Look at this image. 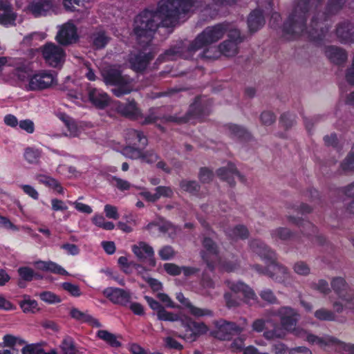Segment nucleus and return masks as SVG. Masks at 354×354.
<instances>
[{"mask_svg":"<svg viewBox=\"0 0 354 354\" xmlns=\"http://www.w3.org/2000/svg\"><path fill=\"white\" fill-rule=\"evenodd\" d=\"M111 185L121 191L128 190L131 187V184L127 180L121 179L116 176H112L110 179Z\"/></svg>","mask_w":354,"mask_h":354,"instance_id":"obj_45","label":"nucleus"},{"mask_svg":"<svg viewBox=\"0 0 354 354\" xmlns=\"http://www.w3.org/2000/svg\"><path fill=\"white\" fill-rule=\"evenodd\" d=\"M116 109L122 115L133 120L142 118V111L133 99L128 100L127 103L115 102Z\"/></svg>","mask_w":354,"mask_h":354,"instance_id":"obj_16","label":"nucleus"},{"mask_svg":"<svg viewBox=\"0 0 354 354\" xmlns=\"http://www.w3.org/2000/svg\"><path fill=\"white\" fill-rule=\"evenodd\" d=\"M179 186L180 189L189 194H196L200 189V185L196 180H182Z\"/></svg>","mask_w":354,"mask_h":354,"instance_id":"obj_37","label":"nucleus"},{"mask_svg":"<svg viewBox=\"0 0 354 354\" xmlns=\"http://www.w3.org/2000/svg\"><path fill=\"white\" fill-rule=\"evenodd\" d=\"M346 0H329L328 10L330 13L338 11L344 5Z\"/></svg>","mask_w":354,"mask_h":354,"instance_id":"obj_60","label":"nucleus"},{"mask_svg":"<svg viewBox=\"0 0 354 354\" xmlns=\"http://www.w3.org/2000/svg\"><path fill=\"white\" fill-rule=\"evenodd\" d=\"M294 270L298 274L306 275L309 273L310 268L305 263L298 262L294 266Z\"/></svg>","mask_w":354,"mask_h":354,"instance_id":"obj_63","label":"nucleus"},{"mask_svg":"<svg viewBox=\"0 0 354 354\" xmlns=\"http://www.w3.org/2000/svg\"><path fill=\"white\" fill-rule=\"evenodd\" d=\"M22 354H41V348L35 344L26 345L21 349Z\"/></svg>","mask_w":354,"mask_h":354,"instance_id":"obj_64","label":"nucleus"},{"mask_svg":"<svg viewBox=\"0 0 354 354\" xmlns=\"http://www.w3.org/2000/svg\"><path fill=\"white\" fill-rule=\"evenodd\" d=\"M278 315L280 317L281 328L274 326L272 330H266L263 335L267 339L283 338L287 333H290L298 337L305 338L311 344H316L324 348H332L339 353L354 354L353 344L345 343L329 335L318 337L296 327L299 315L294 309L283 307L279 310Z\"/></svg>","mask_w":354,"mask_h":354,"instance_id":"obj_2","label":"nucleus"},{"mask_svg":"<svg viewBox=\"0 0 354 354\" xmlns=\"http://www.w3.org/2000/svg\"><path fill=\"white\" fill-rule=\"evenodd\" d=\"M336 35L342 43L354 42V25L348 21L339 23L336 28Z\"/></svg>","mask_w":354,"mask_h":354,"instance_id":"obj_23","label":"nucleus"},{"mask_svg":"<svg viewBox=\"0 0 354 354\" xmlns=\"http://www.w3.org/2000/svg\"><path fill=\"white\" fill-rule=\"evenodd\" d=\"M19 306L25 313H36L39 310L36 300L31 299L28 295H24L23 299L19 302Z\"/></svg>","mask_w":354,"mask_h":354,"instance_id":"obj_35","label":"nucleus"},{"mask_svg":"<svg viewBox=\"0 0 354 354\" xmlns=\"http://www.w3.org/2000/svg\"><path fill=\"white\" fill-rule=\"evenodd\" d=\"M331 286L337 296L333 304V308L337 313L344 310L354 312V292L351 289L345 280L342 277L334 278Z\"/></svg>","mask_w":354,"mask_h":354,"instance_id":"obj_5","label":"nucleus"},{"mask_svg":"<svg viewBox=\"0 0 354 354\" xmlns=\"http://www.w3.org/2000/svg\"><path fill=\"white\" fill-rule=\"evenodd\" d=\"M135 255L140 259L147 260L150 266H156L153 248L145 242H140L132 247Z\"/></svg>","mask_w":354,"mask_h":354,"instance_id":"obj_19","label":"nucleus"},{"mask_svg":"<svg viewBox=\"0 0 354 354\" xmlns=\"http://www.w3.org/2000/svg\"><path fill=\"white\" fill-rule=\"evenodd\" d=\"M122 153L127 158L133 160L140 159L142 151L134 147L127 146L122 149Z\"/></svg>","mask_w":354,"mask_h":354,"instance_id":"obj_41","label":"nucleus"},{"mask_svg":"<svg viewBox=\"0 0 354 354\" xmlns=\"http://www.w3.org/2000/svg\"><path fill=\"white\" fill-rule=\"evenodd\" d=\"M109 42V37L104 32H100L93 35V44L97 48L104 47Z\"/></svg>","mask_w":354,"mask_h":354,"instance_id":"obj_48","label":"nucleus"},{"mask_svg":"<svg viewBox=\"0 0 354 354\" xmlns=\"http://www.w3.org/2000/svg\"><path fill=\"white\" fill-rule=\"evenodd\" d=\"M164 268L166 272L171 275H178L181 272H183L185 276H189L195 273L196 270L193 268L183 267L180 268L173 263H165Z\"/></svg>","mask_w":354,"mask_h":354,"instance_id":"obj_36","label":"nucleus"},{"mask_svg":"<svg viewBox=\"0 0 354 354\" xmlns=\"http://www.w3.org/2000/svg\"><path fill=\"white\" fill-rule=\"evenodd\" d=\"M70 315L71 317L79 322H87L91 326L95 327L101 326L100 322L97 319L88 314L87 313L82 312L77 308H71L70 310Z\"/></svg>","mask_w":354,"mask_h":354,"instance_id":"obj_31","label":"nucleus"},{"mask_svg":"<svg viewBox=\"0 0 354 354\" xmlns=\"http://www.w3.org/2000/svg\"><path fill=\"white\" fill-rule=\"evenodd\" d=\"M87 0H64V6L67 10L73 11L76 6H82Z\"/></svg>","mask_w":354,"mask_h":354,"instance_id":"obj_57","label":"nucleus"},{"mask_svg":"<svg viewBox=\"0 0 354 354\" xmlns=\"http://www.w3.org/2000/svg\"><path fill=\"white\" fill-rule=\"evenodd\" d=\"M180 322L185 328V332L183 334H180L179 337L187 342H194L199 336L207 333L209 330L208 327L204 323L194 322L187 317L181 319Z\"/></svg>","mask_w":354,"mask_h":354,"instance_id":"obj_10","label":"nucleus"},{"mask_svg":"<svg viewBox=\"0 0 354 354\" xmlns=\"http://www.w3.org/2000/svg\"><path fill=\"white\" fill-rule=\"evenodd\" d=\"M126 139L133 145L140 144L142 147L147 145V139L142 132L135 129H128L126 133Z\"/></svg>","mask_w":354,"mask_h":354,"instance_id":"obj_34","label":"nucleus"},{"mask_svg":"<svg viewBox=\"0 0 354 354\" xmlns=\"http://www.w3.org/2000/svg\"><path fill=\"white\" fill-rule=\"evenodd\" d=\"M216 327V330L212 331L211 334L214 337L221 340L229 339L232 335L239 333L244 329V326H239L234 323L224 320L217 322Z\"/></svg>","mask_w":354,"mask_h":354,"instance_id":"obj_14","label":"nucleus"},{"mask_svg":"<svg viewBox=\"0 0 354 354\" xmlns=\"http://www.w3.org/2000/svg\"><path fill=\"white\" fill-rule=\"evenodd\" d=\"M326 56L333 63L341 64L347 59L346 52L340 48L330 46L325 48Z\"/></svg>","mask_w":354,"mask_h":354,"instance_id":"obj_28","label":"nucleus"},{"mask_svg":"<svg viewBox=\"0 0 354 354\" xmlns=\"http://www.w3.org/2000/svg\"><path fill=\"white\" fill-rule=\"evenodd\" d=\"M19 127L28 133H32L35 131V126L30 120H24L19 122Z\"/></svg>","mask_w":354,"mask_h":354,"instance_id":"obj_62","label":"nucleus"},{"mask_svg":"<svg viewBox=\"0 0 354 354\" xmlns=\"http://www.w3.org/2000/svg\"><path fill=\"white\" fill-rule=\"evenodd\" d=\"M62 288L73 297H80L82 295L78 286L69 282L62 283Z\"/></svg>","mask_w":354,"mask_h":354,"instance_id":"obj_50","label":"nucleus"},{"mask_svg":"<svg viewBox=\"0 0 354 354\" xmlns=\"http://www.w3.org/2000/svg\"><path fill=\"white\" fill-rule=\"evenodd\" d=\"M16 15L13 12L8 0H0V24L11 26L15 24Z\"/></svg>","mask_w":354,"mask_h":354,"instance_id":"obj_24","label":"nucleus"},{"mask_svg":"<svg viewBox=\"0 0 354 354\" xmlns=\"http://www.w3.org/2000/svg\"><path fill=\"white\" fill-rule=\"evenodd\" d=\"M0 227L12 231H17L19 228L15 225L8 218L0 215Z\"/></svg>","mask_w":354,"mask_h":354,"instance_id":"obj_61","label":"nucleus"},{"mask_svg":"<svg viewBox=\"0 0 354 354\" xmlns=\"http://www.w3.org/2000/svg\"><path fill=\"white\" fill-rule=\"evenodd\" d=\"M145 300L151 309L157 311L158 319L162 321L176 322L178 321V315L167 311L157 301L153 298L145 296Z\"/></svg>","mask_w":354,"mask_h":354,"instance_id":"obj_22","label":"nucleus"},{"mask_svg":"<svg viewBox=\"0 0 354 354\" xmlns=\"http://www.w3.org/2000/svg\"><path fill=\"white\" fill-rule=\"evenodd\" d=\"M228 288L232 293L226 292L224 295L225 301L227 307H234L240 304V300L236 298V294L242 293L244 296L245 302L250 305L256 304L257 297L254 291L246 284L237 281H227Z\"/></svg>","mask_w":354,"mask_h":354,"instance_id":"obj_8","label":"nucleus"},{"mask_svg":"<svg viewBox=\"0 0 354 354\" xmlns=\"http://www.w3.org/2000/svg\"><path fill=\"white\" fill-rule=\"evenodd\" d=\"M265 24L263 12L255 10L250 13L248 19V25L250 32H254L260 29Z\"/></svg>","mask_w":354,"mask_h":354,"instance_id":"obj_30","label":"nucleus"},{"mask_svg":"<svg viewBox=\"0 0 354 354\" xmlns=\"http://www.w3.org/2000/svg\"><path fill=\"white\" fill-rule=\"evenodd\" d=\"M235 26L228 22L217 24L205 28L192 41H180L171 46L162 55L166 61L176 60L178 58L189 59L195 52L205 46L211 45L221 39L225 34Z\"/></svg>","mask_w":354,"mask_h":354,"instance_id":"obj_4","label":"nucleus"},{"mask_svg":"<svg viewBox=\"0 0 354 354\" xmlns=\"http://www.w3.org/2000/svg\"><path fill=\"white\" fill-rule=\"evenodd\" d=\"M102 75L106 85L117 86L112 91L118 97L130 93L133 89L132 80L129 76L122 75L120 68L115 66L103 70Z\"/></svg>","mask_w":354,"mask_h":354,"instance_id":"obj_6","label":"nucleus"},{"mask_svg":"<svg viewBox=\"0 0 354 354\" xmlns=\"http://www.w3.org/2000/svg\"><path fill=\"white\" fill-rule=\"evenodd\" d=\"M342 167L344 171H354V145L352 147L350 153L342 163Z\"/></svg>","mask_w":354,"mask_h":354,"instance_id":"obj_49","label":"nucleus"},{"mask_svg":"<svg viewBox=\"0 0 354 354\" xmlns=\"http://www.w3.org/2000/svg\"><path fill=\"white\" fill-rule=\"evenodd\" d=\"M199 2L201 0H160L156 9L145 10L134 20L133 34L138 42L149 45L160 25L176 26Z\"/></svg>","mask_w":354,"mask_h":354,"instance_id":"obj_1","label":"nucleus"},{"mask_svg":"<svg viewBox=\"0 0 354 354\" xmlns=\"http://www.w3.org/2000/svg\"><path fill=\"white\" fill-rule=\"evenodd\" d=\"M88 97L93 104L100 108L105 107L109 102L108 95L105 92L97 88H91L88 91Z\"/></svg>","mask_w":354,"mask_h":354,"instance_id":"obj_27","label":"nucleus"},{"mask_svg":"<svg viewBox=\"0 0 354 354\" xmlns=\"http://www.w3.org/2000/svg\"><path fill=\"white\" fill-rule=\"evenodd\" d=\"M252 250L259 254L262 258L268 259L270 264L266 270H261L257 267V270L262 273L270 274L271 277H275L277 280L281 281L286 277L287 274L286 269L274 261V253L271 251L264 243L260 241H253L250 244Z\"/></svg>","mask_w":354,"mask_h":354,"instance_id":"obj_7","label":"nucleus"},{"mask_svg":"<svg viewBox=\"0 0 354 354\" xmlns=\"http://www.w3.org/2000/svg\"><path fill=\"white\" fill-rule=\"evenodd\" d=\"M216 175L221 180L226 182L230 186H234L236 184L234 176H237L242 183L246 182L245 177L238 171L232 163H228L226 166L219 168L216 171Z\"/></svg>","mask_w":354,"mask_h":354,"instance_id":"obj_15","label":"nucleus"},{"mask_svg":"<svg viewBox=\"0 0 354 354\" xmlns=\"http://www.w3.org/2000/svg\"><path fill=\"white\" fill-rule=\"evenodd\" d=\"M158 156L152 150H148L145 152L142 151V156L140 157L142 162L152 164L158 160Z\"/></svg>","mask_w":354,"mask_h":354,"instance_id":"obj_51","label":"nucleus"},{"mask_svg":"<svg viewBox=\"0 0 354 354\" xmlns=\"http://www.w3.org/2000/svg\"><path fill=\"white\" fill-rule=\"evenodd\" d=\"M96 335L100 339L112 347L118 348L121 346L119 337L106 330H99Z\"/></svg>","mask_w":354,"mask_h":354,"instance_id":"obj_33","label":"nucleus"},{"mask_svg":"<svg viewBox=\"0 0 354 354\" xmlns=\"http://www.w3.org/2000/svg\"><path fill=\"white\" fill-rule=\"evenodd\" d=\"M82 73L90 81H95L96 75L90 64L85 63L81 68Z\"/></svg>","mask_w":354,"mask_h":354,"instance_id":"obj_56","label":"nucleus"},{"mask_svg":"<svg viewBox=\"0 0 354 354\" xmlns=\"http://www.w3.org/2000/svg\"><path fill=\"white\" fill-rule=\"evenodd\" d=\"M268 325L272 326H274V324L270 319H259L255 320L252 324V329L253 330L260 333L263 331L265 329H268Z\"/></svg>","mask_w":354,"mask_h":354,"instance_id":"obj_43","label":"nucleus"},{"mask_svg":"<svg viewBox=\"0 0 354 354\" xmlns=\"http://www.w3.org/2000/svg\"><path fill=\"white\" fill-rule=\"evenodd\" d=\"M35 267L41 270L49 271L61 275H69L68 272L57 263L48 261H38L35 263Z\"/></svg>","mask_w":354,"mask_h":354,"instance_id":"obj_29","label":"nucleus"},{"mask_svg":"<svg viewBox=\"0 0 354 354\" xmlns=\"http://www.w3.org/2000/svg\"><path fill=\"white\" fill-rule=\"evenodd\" d=\"M60 348L64 354H75V348L73 339L66 337L60 344Z\"/></svg>","mask_w":354,"mask_h":354,"instance_id":"obj_46","label":"nucleus"},{"mask_svg":"<svg viewBox=\"0 0 354 354\" xmlns=\"http://www.w3.org/2000/svg\"><path fill=\"white\" fill-rule=\"evenodd\" d=\"M56 39L62 45H68L75 42L77 39L75 26L71 23L64 24L58 32Z\"/></svg>","mask_w":354,"mask_h":354,"instance_id":"obj_20","label":"nucleus"},{"mask_svg":"<svg viewBox=\"0 0 354 354\" xmlns=\"http://www.w3.org/2000/svg\"><path fill=\"white\" fill-rule=\"evenodd\" d=\"M64 122L67 127L68 133V136L71 137H77L80 133V129L77 127V124L72 119L67 117L64 119Z\"/></svg>","mask_w":354,"mask_h":354,"instance_id":"obj_40","label":"nucleus"},{"mask_svg":"<svg viewBox=\"0 0 354 354\" xmlns=\"http://www.w3.org/2000/svg\"><path fill=\"white\" fill-rule=\"evenodd\" d=\"M147 228L153 234H156L158 232L162 234H167L168 236L171 237L176 234L177 231V228L170 222L164 220H160L157 223H151L148 224Z\"/></svg>","mask_w":354,"mask_h":354,"instance_id":"obj_25","label":"nucleus"},{"mask_svg":"<svg viewBox=\"0 0 354 354\" xmlns=\"http://www.w3.org/2000/svg\"><path fill=\"white\" fill-rule=\"evenodd\" d=\"M53 0H34L27 8L28 12L36 17L46 16L53 10Z\"/></svg>","mask_w":354,"mask_h":354,"instance_id":"obj_18","label":"nucleus"},{"mask_svg":"<svg viewBox=\"0 0 354 354\" xmlns=\"http://www.w3.org/2000/svg\"><path fill=\"white\" fill-rule=\"evenodd\" d=\"M39 297L42 301L48 304H56L61 301V299L58 296L48 291L40 293Z\"/></svg>","mask_w":354,"mask_h":354,"instance_id":"obj_52","label":"nucleus"},{"mask_svg":"<svg viewBox=\"0 0 354 354\" xmlns=\"http://www.w3.org/2000/svg\"><path fill=\"white\" fill-rule=\"evenodd\" d=\"M176 299L194 316L203 317V316H212V312L209 309L199 308L194 306L188 299L185 298L182 292L176 294Z\"/></svg>","mask_w":354,"mask_h":354,"instance_id":"obj_26","label":"nucleus"},{"mask_svg":"<svg viewBox=\"0 0 354 354\" xmlns=\"http://www.w3.org/2000/svg\"><path fill=\"white\" fill-rule=\"evenodd\" d=\"M214 176V172L211 169L207 167L200 169L198 178L202 183H209L212 182Z\"/></svg>","mask_w":354,"mask_h":354,"instance_id":"obj_44","label":"nucleus"},{"mask_svg":"<svg viewBox=\"0 0 354 354\" xmlns=\"http://www.w3.org/2000/svg\"><path fill=\"white\" fill-rule=\"evenodd\" d=\"M218 50L216 47H209L206 48L201 55L202 58L216 59L218 57Z\"/></svg>","mask_w":354,"mask_h":354,"instance_id":"obj_58","label":"nucleus"},{"mask_svg":"<svg viewBox=\"0 0 354 354\" xmlns=\"http://www.w3.org/2000/svg\"><path fill=\"white\" fill-rule=\"evenodd\" d=\"M18 272L20 277L26 281H31L35 275L33 270L28 267L20 268Z\"/></svg>","mask_w":354,"mask_h":354,"instance_id":"obj_59","label":"nucleus"},{"mask_svg":"<svg viewBox=\"0 0 354 354\" xmlns=\"http://www.w3.org/2000/svg\"><path fill=\"white\" fill-rule=\"evenodd\" d=\"M92 222L96 226L106 230H111L114 228V224L112 222L106 221L102 215H95L92 218Z\"/></svg>","mask_w":354,"mask_h":354,"instance_id":"obj_39","label":"nucleus"},{"mask_svg":"<svg viewBox=\"0 0 354 354\" xmlns=\"http://www.w3.org/2000/svg\"><path fill=\"white\" fill-rule=\"evenodd\" d=\"M158 120L161 121H174V118L172 117H165L161 113L160 109L158 108H151L149 111L148 115L145 118L144 120L142 122V124H149L152 123H155Z\"/></svg>","mask_w":354,"mask_h":354,"instance_id":"obj_32","label":"nucleus"},{"mask_svg":"<svg viewBox=\"0 0 354 354\" xmlns=\"http://www.w3.org/2000/svg\"><path fill=\"white\" fill-rule=\"evenodd\" d=\"M280 123L283 127L288 129L295 124V116L292 114L285 113L281 116Z\"/></svg>","mask_w":354,"mask_h":354,"instance_id":"obj_53","label":"nucleus"},{"mask_svg":"<svg viewBox=\"0 0 354 354\" xmlns=\"http://www.w3.org/2000/svg\"><path fill=\"white\" fill-rule=\"evenodd\" d=\"M57 83V76L54 72L40 71L28 77L25 88L27 91H41L49 88Z\"/></svg>","mask_w":354,"mask_h":354,"instance_id":"obj_9","label":"nucleus"},{"mask_svg":"<svg viewBox=\"0 0 354 354\" xmlns=\"http://www.w3.org/2000/svg\"><path fill=\"white\" fill-rule=\"evenodd\" d=\"M153 197L156 198L174 197V191L170 187L158 186L156 188Z\"/></svg>","mask_w":354,"mask_h":354,"instance_id":"obj_42","label":"nucleus"},{"mask_svg":"<svg viewBox=\"0 0 354 354\" xmlns=\"http://www.w3.org/2000/svg\"><path fill=\"white\" fill-rule=\"evenodd\" d=\"M203 250L202 251V258L207 263V266L212 269L214 268V264L226 271H231L233 270L232 266L223 265L220 263L216 247L214 245L213 241L209 239H205L203 240Z\"/></svg>","mask_w":354,"mask_h":354,"instance_id":"obj_12","label":"nucleus"},{"mask_svg":"<svg viewBox=\"0 0 354 354\" xmlns=\"http://www.w3.org/2000/svg\"><path fill=\"white\" fill-rule=\"evenodd\" d=\"M41 54L45 62L52 67L61 66L65 59L63 48L53 43L44 45L41 48Z\"/></svg>","mask_w":354,"mask_h":354,"instance_id":"obj_13","label":"nucleus"},{"mask_svg":"<svg viewBox=\"0 0 354 354\" xmlns=\"http://www.w3.org/2000/svg\"><path fill=\"white\" fill-rule=\"evenodd\" d=\"M103 294L113 303L127 306L131 300L130 293L123 289L117 288H107Z\"/></svg>","mask_w":354,"mask_h":354,"instance_id":"obj_17","label":"nucleus"},{"mask_svg":"<svg viewBox=\"0 0 354 354\" xmlns=\"http://www.w3.org/2000/svg\"><path fill=\"white\" fill-rule=\"evenodd\" d=\"M321 0H297L292 12L283 25V32L288 39L295 38L300 35H307L311 40L318 42L322 40L328 32V28L324 26L325 17L322 14V21H317L319 15L313 16L309 30L304 28L307 13L313 6L317 8Z\"/></svg>","mask_w":354,"mask_h":354,"instance_id":"obj_3","label":"nucleus"},{"mask_svg":"<svg viewBox=\"0 0 354 354\" xmlns=\"http://www.w3.org/2000/svg\"><path fill=\"white\" fill-rule=\"evenodd\" d=\"M24 158L30 163H37L40 158V152L37 149L28 148L25 151Z\"/></svg>","mask_w":354,"mask_h":354,"instance_id":"obj_47","label":"nucleus"},{"mask_svg":"<svg viewBox=\"0 0 354 354\" xmlns=\"http://www.w3.org/2000/svg\"><path fill=\"white\" fill-rule=\"evenodd\" d=\"M315 317L322 321H335L337 316L330 310L326 308H320L315 312Z\"/></svg>","mask_w":354,"mask_h":354,"instance_id":"obj_38","label":"nucleus"},{"mask_svg":"<svg viewBox=\"0 0 354 354\" xmlns=\"http://www.w3.org/2000/svg\"><path fill=\"white\" fill-rule=\"evenodd\" d=\"M153 56L145 52L132 53L129 55L128 61L130 67L136 71L145 70Z\"/></svg>","mask_w":354,"mask_h":354,"instance_id":"obj_21","label":"nucleus"},{"mask_svg":"<svg viewBox=\"0 0 354 354\" xmlns=\"http://www.w3.org/2000/svg\"><path fill=\"white\" fill-rule=\"evenodd\" d=\"M158 254L162 260H169L175 255V252L171 246H164L159 251Z\"/></svg>","mask_w":354,"mask_h":354,"instance_id":"obj_55","label":"nucleus"},{"mask_svg":"<svg viewBox=\"0 0 354 354\" xmlns=\"http://www.w3.org/2000/svg\"><path fill=\"white\" fill-rule=\"evenodd\" d=\"M243 40L240 31L235 27L227 35V39L217 47L218 52L226 57L235 56L239 52L238 45Z\"/></svg>","mask_w":354,"mask_h":354,"instance_id":"obj_11","label":"nucleus"},{"mask_svg":"<svg viewBox=\"0 0 354 354\" xmlns=\"http://www.w3.org/2000/svg\"><path fill=\"white\" fill-rule=\"evenodd\" d=\"M230 134L235 138H242L247 134L246 130L236 124H230L228 126Z\"/></svg>","mask_w":354,"mask_h":354,"instance_id":"obj_54","label":"nucleus"}]
</instances>
